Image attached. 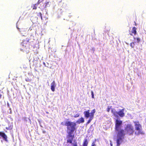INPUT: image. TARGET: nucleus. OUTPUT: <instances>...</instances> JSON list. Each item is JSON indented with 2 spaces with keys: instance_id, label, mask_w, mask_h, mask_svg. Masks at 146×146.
Masks as SVG:
<instances>
[{
  "instance_id": "nucleus-1",
  "label": "nucleus",
  "mask_w": 146,
  "mask_h": 146,
  "mask_svg": "<svg viewBox=\"0 0 146 146\" xmlns=\"http://www.w3.org/2000/svg\"><path fill=\"white\" fill-rule=\"evenodd\" d=\"M61 124L62 125L67 126V133H68L66 136L67 143L72 144V141L75 137L74 132L76 131L77 129L76 123L66 121L64 124L63 122H62Z\"/></svg>"
},
{
  "instance_id": "nucleus-2",
  "label": "nucleus",
  "mask_w": 146,
  "mask_h": 146,
  "mask_svg": "<svg viewBox=\"0 0 146 146\" xmlns=\"http://www.w3.org/2000/svg\"><path fill=\"white\" fill-rule=\"evenodd\" d=\"M122 121L117 119L115 121V130L117 134L116 146H119L123 141L125 134L123 129H122Z\"/></svg>"
},
{
  "instance_id": "nucleus-3",
  "label": "nucleus",
  "mask_w": 146,
  "mask_h": 146,
  "mask_svg": "<svg viewBox=\"0 0 146 146\" xmlns=\"http://www.w3.org/2000/svg\"><path fill=\"white\" fill-rule=\"evenodd\" d=\"M124 110L122 109L118 111H117L115 110L111 109V113L116 117H118V115L120 117H122L124 116L125 114L124 113Z\"/></svg>"
},
{
  "instance_id": "nucleus-4",
  "label": "nucleus",
  "mask_w": 146,
  "mask_h": 146,
  "mask_svg": "<svg viewBox=\"0 0 146 146\" xmlns=\"http://www.w3.org/2000/svg\"><path fill=\"white\" fill-rule=\"evenodd\" d=\"M29 38H27L26 39L24 40L21 43V44L23 46L26 50L27 49L28 51H29L31 47L32 46L30 44V42H29Z\"/></svg>"
},
{
  "instance_id": "nucleus-5",
  "label": "nucleus",
  "mask_w": 146,
  "mask_h": 146,
  "mask_svg": "<svg viewBox=\"0 0 146 146\" xmlns=\"http://www.w3.org/2000/svg\"><path fill=\"white\" fill-rule=\"evenodd\" d=\"M134 123L135 126V129L138 131L137 133V135H139L140 134H143L144 133L141 129V126L139 123V122L138 121H135Z\"/></svg>"
},
{
  "instance_id": "nucleus-6",
  "label": "nucleus",
  "mask_w": 146,
  "mask_h": 146,
  "mask_svg": "<svg viewBox=\"0 0 146 146\" xmlns=\"http://www.w3.org/2000/svg\"><path fill=\"white\" fill-rule=\"evenodd\" d=\"M125 130L129 135L132 134L134 131L132 126L130 124L127 125L125 128Z\"/></svg>"
},
{
  "instance_id": "nucleus-7",
  "label": "nucleus",
  "mask_w": 146,
  "mask_h": 146,
  "mask_svg": "<svg viewBox=\"0 0 146 146\" xmlns=\"http://www.w3.org/2000/svg\"><path fill=\"white\" fill-rule=\"evenodd\" d=\"M0 136L1 137L6 141L7 142V136L6 134L4 133L0 132Z\"/></svg>"
},
{
  "instance_id": "nucleus-8",
  "label": "nucleus",
  "mask_w": 146,
  "mask_h": 146,
  "mask_svg": "<svg viewBox=\"0 0 146 146\" xmlns=\"http://www.w3.org/2000/svg\"><path fill=\"white\" fill-rule=\"evenodd\" d=\"M88 143V141L86 138L84 139L83 143L82 146H87ZM73 146H77L76 143L73 144Z\"/></svg>"
},
{
  "instance_id": "nucleus-9",
  "label": "nucleus",
  "mask_w": 146,
  "mask_h": 146,
  "mask_svg": "<svg viewBox=\"0 0 146 146\" xmlns=\"http://www.w3.org/2000/svg\"><path fill=\"white\" fill-rule=\"evenodd\" d=\"M51 89L52 91L54 92L55 91V87L56 86L55 82L54 81H53L51 84Z\"/></svg>"
},
{
  "instance_id": "nucleus-10",
  "label": "nucleus",
  "mask_w": 146,
  "mask_h": 146,
  "mask_svg": "<svg viewBox=\"0 0 146 146\" xmlns=\"http://www.w3.org/2000/svg\"><path fill=\"white\" fill-rule=\"evenodd\" d=\"M84 118L82 117L78 119L76 121V123L80 124L81 123H84Z\"/></svg>"
},
{
  "instance_id": "nucleus-11",
  "label": "nucleus",
  "mask_w": 146,
  "mask_h": 146,
  "mask_svg": "<svg viewBox=\"0 0 146 146\" xmlns=\"http://www.w3.org/2000/svg\"><path fill=\"white\" fill-rule=\"evenodd\" d=\"M13 125L12 123H9L8 125V127H6V129L8 130H11L13 129Z\"/></svg>"
},
{
  "instance_id": "nucleus-12",
  "label": "nucleus",
  "mask_w": 146,
  "mask_h": 146,
  "mask_svg": "<svg viewBox=\"0 0 146 146\" xmlns=\"http://www.w3.org/2000/svg\"><path fill=\"white\" fill-rule=\"evenodd\" d=\"M89 111V110H88L84 112V113L85 115V116L87 118L89 117L90 116Z\"/></svg>"
},
{
  "instance_id": "nucleus-13",
  "label": "nucleus",
  "mask_w": 146,
  "mask_h": 146,
  "mask_svg": "<svg viewBox=\"0 0 146 146\" xmlns=\"http://www.w3.org/2000/svg\"><path fill=\"white\" fill-rule=\"evenodd\" d=\"M136 28L135 27H133L132 30V33H133L135 35L136 34Z\"/></svg>"
},
{
  "instance_id": "nucleus-14",
  "label": "nucleus",
  "mask_w": 146,
  "mask_h": 146,
  "mask_svg": "<svg viewBox=\"0 0 146 146\" xmlns=\"http://www.w3.org/2000/svg\"><path fill=\"white\" fill-rule=\"evenodd\" d=\"M50 2L49 1L46 2V3H45V5L44 7V8H45L47 7H49L50 5Z\"/></svg>"
},
{
  "instance_id": "nucleus-15",
  "label": "nucleus",
  "mask_w": 146,
  "mask_h": 146,
  "mask_svg": "<svg viewBox=\"0 0 146 146\" xmlns=\"http://www.w3.org/2000/svg\"><path fill=\"white\" fill-rule=\"evenodd\" d=\"M38 5V4H37V3L34 4L33 6H32V7H33V10L36 9H37V6Z\"/></svg>"
},
{
  "instance_id": "nucleus-16",
  "label": "nucleus",
  "mask_w": 146,
  "mask_h": 146,
  "mask_svg": "<svg viewBox=\"0 0 146 146\" xmlns=\"http://www.w3.org/2000/svg\"><path fill=\"white\" fill-rule=\"evenodd\" d=\"M133 38L134 40H135L136 39L137 41V43H139L140 41V39L139 38H136L135 37H134Z\"/></svg>"
},
{
  "instance_id": "nucleus-17",
  "label": "nucleus",
  "mask_w": 146,
  "mask_h": 146,
  "mask_svg": "<svg viewBox=\"0 0 146 146\" xmlns=\"http://www.w3.org/2000/svg\"><path fill=\"white\" fill-rule=\"evenodd\" d=\"M37 16H40L41 18V20H42V14L41 13H40V12L39 13L37 14Z\"/></svg>"
},
{
  "instance_id": "nucleus-18",
  "label": "nucleus",
  "mask_w": 146,
  "mask_h": 146,
  "mask_svg": "<svg viewBox=\"0 0 146 146\" xmlns=\"http://www.w3.org/2000/svg\"><path fill=\"white\" fill-rule=\"evenodd\" d=\"M44 0H38L37 2V4H40V3L42 2Z\"/></svg>"
},
{
  "instance_id": "nucleus-19",
  "label": "nucleus",
  "mask_w": 146,
  "mask_h": 146,
  "mask_svg": "<svg viewBox=\"0 0 146 146\" xmlns=\"http://www.w3.org/2000/svg\"><path fill=\"white\" fill-rule=\"evenodd\" d=\"M135 43H136V42H132L131 43L130 45L132 48H133V46H132V44H133V45H134L135 44Z\"/></svg>"
},
{
  "instance_id": "nucleus-20",
  "label": "nucleus",
  "mask_w": 146,
  "mask_h": 146,
  "mask_svg": "<svg viewBox=\"0 0 146 146\" xmlns=\"http://www.w3.org/2000/svg\"><path fill=\"white\" fill-rule=\"evenodd\" d=\"M80 116V114L79 113H78L75 115L74 117L76 118L79 117Z\"/></svg>"
},
{
  "instance_id": "nucleus-21",
  "label": "nucleus",
  "mask_w": 146,
  "mask_h": 146,
  "mask_svg": "<svg viewBox=\"0 0 146 146\" xmlns=\"http://www.w3.org/2000/svg\"><path fill=\"white\" fill-rule=\"evenodd\" d=\"M96 112L95 110L94 109L92 111V117L93 116V113H94Z\"/></svg>"
},
{
  "instance_id": "nucleus-22",
  "label": "nucleus",
  "mask_w": 146,
  "mask_h": 146,
  "mask_svg": "<svg viewBox=\"0 0 146 146\" xmlns=\"http://www.w3.org/2000/svg\"><path fill=\"white\" fill-rule=\"evenodd\" d=\"M111 106H108V108H107V111L108 112H109L110 109H111Z\"/></svg>"
},
{
  "instance_id": "nucleus-23",
  "label": "nucleus",
  "mask_w": 146,
  "mask_h": 146,
  "mask_svg": "<svg viewBox=\"0 0 146 146\" xmlns=\"http://www.w3.org/2000/svg\"><path fill=\"white\" fill-rule=\"evenodd\" d=\"M92 98H94V94L92 92Z\"/></svg>"
},
{
  "instance_id": "nucleus-24",
  "label": "nucleus",
  "mask_w": 146,
  "mask_h": 146,
  "mask_svg": "<svg viewBox=\"0 0 146 146\" xmlns=\"http://www.w3.org/2000/svg\"><path fill=\"white\" fill-rule=\"evenodd\" d=\"M9 110L10 111V113L11 114L12 113V112L11 109V108L9 109Z\"/></svg>"
},
{
  "instance_id": "nucleus-25",
  "label": "nucleus",
  "mask_w": 146,
  "mask_h": 146,
  "mask_svg": "<svg viewBox=\"0 0 146 146\" xmlns=\"http://www.w3.org/2000/svg\"><path fill=\"white\" fill-rule=\"evenodd\" d=\"M91 121V120L90 119H89V120H88V122H87V123L88 124L89 123H90Z\"/></svg>"
},
{
  "instance_id": "nucleus-26",
  "label": "nucleus",
  "mask_w": 146,
  "mask_h": 146,
  "mask_svg": "<svg viewBox=\"0 0 146 146\" xmlns=\"http://www.w3.org/2000/svg\"><path fill=\"white\" fill-rule=\"evenodd\" d=\"M92 146H96L95 144H94V143H93L92 144Z\"/></svg>"
},
{
  "instance_id": "nucleus-27",
  "label": "nucleus",
  "mask_w": 146,
  "mask_h": 146,
  "mask_svg": "<svg viewBox=\"0 0 146 146\" xmlns=\"http://www.w3.org/2000/svg\"><path fill=\"white\" fill-rule=\"evenodd\" d=\"M2 96V95L0 94V99L1 98Z\"/></svg>"
},
{
  "instance_id": "nucleus-28",
  "label": "nucleus",
  "mask_w": 146,
  "mask_h": 146,
  "mask_svg": "<svg viewBox=\"0 0 146 146\" xmlns=\"http://www.w3.org/2000/svg\"><path fill=\"white\" fill-rule=\"evenodd\" d=\"M110 145L111 146H112V144L111 143H110Z\"/></svg>"
},
{
  "instance_id": "nucleus-29",
  "label": "nucleus",
  "mask_w": 146,
  "mask_h": 146,
  "mask_svg": "<svg viewBox=\"0 0 146 146\" xmlns=\"http://www.w3.org/2000/svg\"><path fill=\"white\" fill-rule=\"evenodd\" d=\"M43 64H45V63H44H44H43Z\"/></svg>"
},
{
  "instance_id": "nucleus-30",
  "label": "nucleus",
  "mask_w": 146,
  "mask_h": 146,
  "mask_svg": "<svg viewBox=\"0 0 146 146\" xmlns=\"http://www.w3.org/2000/svg\"><path fill=\"white\" fill-rule=\"evenodd\" d=\"M132 46H134V45H133V44H132Z\"/></svg>"
}]
</instances>
